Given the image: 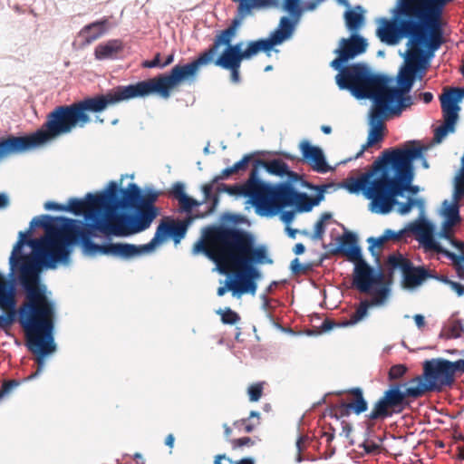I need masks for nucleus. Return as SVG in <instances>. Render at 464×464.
Here are the masks:
<instances>
[{
  "label": "nucleus",
  "mask_w": 464,
  "mask_h": 464,
  "mask_svg": "<svg viewBox=\"0 0 464 464\" xmlns=\"http://www.w3.org/2000/svg\"><path fill=\"white\" fill-rule=\"evenodd\" d=\"M388 237H386L385 231L378 237H370L367 239V242L369 244L368 251L370 252L371 256L375 258V262L378 264L380 259V255L376 251V248H380L382 246V245L388 241Z\"/></svg>",
  "instance_id": "nucleus-53"
},
{
  "label": "nucleus",
  "mask_w": 464,
  "mask_h": 464,
  "mask_svg": "<svg viewBox=\"0 0 464 464\" xmlns=\"http://www.w3.org/2000/svg\"><path fill=\"white\" fill-rule=\"evenodd\" d=\"M353 286L361 293L373 292L374 305H381L390 295V288L381 285L383 274L380 268L371 266L363 258L354 263Z\"/></svg>",
  "instance_id": "nucleus-18"
},
{
  "label": "nucleus",
  "mask_w": 464,
  "mask_h": 464,
  "mask_svg": "<svg viewBox=\"0 0 464 464\" xmlns=\"http://www.w3.org/2000/svg\"><path fill=\"white\" fill-rule=\"evenodd\" d=\"M411 160L409 158L402 159L399 169H392L384 163L383 197L381 207L382 215H388L393 210L399 197L404 198L406 194L413 197L419 193L420 187L412 184L415 169L411 164Z\"/></svg>",
  "instance_id": "nucleus-10"
},
{
  "label": "nucleus",
  "mask_w": 464,
  "mask_h": 464,
  "mask_svg": "<svg viewBox=\"0 0 464 464\" xmlns=\"http://www.w3.org/2000/svg\"><path fill=\"white\" fill-rule=\"evenodd\" d=\"M408 228L411 234L417 237L419 244L423 249L433 251L440 254L445 247L435 238L436 226L424 216L420 217L417 220L410 222Z\"/></svg>",
  "instance_id": "nucleus-25"
},
{
  "label": "nucleus",
  "mask_w": 464,
  "mask_h": 464,
  "mask_svg": "<svg viewBox=\"0 0 464 464\" xmlns=\"http://www.w3.org/2000/svg\"><path fill=\"white\" fill-rule=\"evenodd\" d=\"M145 255H149L145 245H135L126 242H111L110 240V256L121 260H130Z\"/></svg>",
  "instance_id": "nucleus-31"
},
{
  "label": "nucleus",
  "mask_w": 464,
  "mask_h": 464,
  "mask_svg": "<svg viewBox=\"0 0 464 464\" xmlns=\"http://www.w3.org/2000/svg\"><path fill=\"white\" fill-rule=\"evenodd\" d=\"M298 183L302 188L315 191V194L322 192V198H325V193L327 189L332 187V184L330 183L321 185L313 184L310 181L304 179L303 176H301V179L298 181Z\"/></svg>",
  "instance_id": "nucleus-59"
},
{
  "label": "nucleus",
  "mask_w": 464,
  "mask_h": 464,
  "mask_svg": "<svg viewBox=\"0 0 464 464\" xmlns=\"http://www.w3.org/2000/svg\"><path fill=\"white\" fill-rule=\"evenodd\" d=\"M285 180L276 183L279 198L296 190L297 188L295 187V185L301 179V175L290 169L289 167L288 171H286L285 174Z\"/></svg>",
  "instance_id": "nucleus-46"
},
{
  "label": "nucleus",
  "mask_w": 464,
  "mask_h": 464,
  "mask_svg": "<svg viewBox=\"0 0 464 464\" xmlns=\"http://www.w3.org/2000/svg\"><path fill=\"white\" fill-rule=\"evenodd\" d=\"M83 128L84 124L74 102L71 104L59 105L47 115L44 123L38 129L46 143L56 138L68 134L75 128Z\"/></svg>",
  "instance_id": "nucleus-16"
},
{
  "label": "nucleus",
  "mask_w": 464,
  "mask_h": 464,
  "mask_svg": "<svg viewBox=\"0 0 464 464\" xmlns=\"http://www.w3.org/2000/svg\"><path fill=\"white\" fill-rule=\"evenodd\" d=\"M260 418L258 412L252 411L250 412L247 419H242L240 420H237L234 422V427L237 428L240 431H245L249 433L255 430V428L259 425Z\"/></svg>",
  "instance_id": "nucleus-50"
},
{
  "label": "nucleus",
  "mask_w": 464,
  "mask_h": 464,
  "mask_svg": "<svg viewBox=\"0 0 464 464\" xmlns=\"http://www.w3.org/2000/svg\"><path fill=\"white\" fill-rule=\"evenodd\" d=\"M216 313L221 316V322L224 324L233 325L237 324L241 319L239 314L229 307L224 310L219 308Z\"/></svg>",
  "instance_id": "nucleus-56"
},
{
  "label": "nucleus",
  "mask_w": 464,
  "mask_h": 464,
  "mask_svg": "<svg viewBox=\"0 0 464 464\" xmlns=\"http://www.w3.org/2000/svg\"><path fill=\"white\" fill-rule=\"evenodd\" d=\"M277 191L276 184L265 181L256 169H251L244 181L243 198L248 199L259 216L273 217L280 201Z\"/></svg>",
  "instance_id": "nucleus-13"
},
{
  "label": "nucleus",
  "mask_w": 464,
  "mask_h": 464,
  "mask_svg": "<svg viewBox=\"0 0 464 464\" xmlns=\"http://www.w3.org/2000/svg\"><path fill=\"white\" fill-rule=\"evenodd\" d=\"M336 240L337 245L330 250L331 254L341 253L353 263L363 258L358 237L354 232L344 230L343 235L337 237Z\"/></svg>",
  "instance_id": "nucleus-29"
},
{
  "label": "nucleus",
  "mask_w": 464,
  "mask_h": 464,
  "mask_svg": "<svg viewBox=\"0 0 464 464\" xmlns=\"http://www.w3.org/2000/svg\"><path fill=\"white\" fill-rule=\"evenodd\" d=\"M292 37V34L278 24V26L269 34L268 37L246 42L245 60H250L259 53H264L266 56L270 57L273 51L276 53L279 52V50L275 49L276 46L281 45Z\"/></svg>",
  "instance_id": "nucleus-23"
},
{
  "label": "nucleus",
  "mask_w": 464,
  "mask_h": 464,
  "mask_svg": "<svg viewBox=\"0 0 464 464\" xmlns=\"http://www.w3.org/2000/svg\"><path fill=\"white\" fill-rule=\"evenodd\" d=\"M440 254L455 264V269L458 276L464 280V254L457 255L444 248Z\"/></svg>",
  "instance_id": "nucleus-52"
},
{
  "label": "nucleus",
  "mask_w": 464,
  "mask_h": 464,
  "mask_svg": "<svg viewBox=\"0 0 464 464\" xmlns=\"http://www.w3.org/2000/svg\"><path fill=\"white\" fill-rule=\"evenodd\" d=\"M44 215L36 216L29 223L27 231H20L18 234V240L14 244L12 256L26 263H32L36 268L42 269V254L41 246L42 240H36L31 237V233L36 228L44 229Z\"/></svg>",
  "instance_id": "nucleus-19"
},
{
  "label": "nucleus",
  "mask_w": 464,
  "mask_h": 464,
  "mask_svg": "<svg viewBox=\"0 0 464 464\" xmlns=\"http://www.w3.org/2000/svg\"><path fill=\"white\" fill-rule=\"evenodd\" d=\"M216 184H218V182H214V178H213L209 183L203 185L201 188L203 195H204V199L202 202L203 203L206 201L211 202V206L209 207L208 213H212L216 209V208L219 202V198H218L219 193L213 192Z\"/></svg>",
  "instance_id": "nucleus-49"
},
{
  "label": "nucleus",
  "mask_w": 464,
  "mask_h": 464,
  "mask_svg": "<svg viewBox=\"0 0 464 464\" xmlns=\"http://www.w3.org/2000/svg\"><path fill=\"white\" fill-rule=\"evenodd\" d=\"M335 82L341 91H347L357 101L369 100L372 105L368 118H378L385 73L373 71L365 63H353L336 69Z\"/></svg>",
  "instance_id": "nucleus-7"
},
{
  "label": "nucleus",
  "mask_w": 464,
  "mask_h": 464,
  "mask_svg": "<svg viewBox=\"0 0 464 464\" xmlns=\"http://www.w3.org/2000/svg\"><path fill=\"white\" fill-rule=\"evenodd\" d=\"M440 106L442 111L443 122H446L456 128L461 110L459 105L454 104L440 96Z\"/></svg>",
  "instance_id": "nucleus-45"
},
{
  "label": "nucleus",
  "mask_w": 464,
  "mask_h": 464,
  "mask_svg": "<svg viewBox=\"0 0 464 464\" xmlns=\"http://www.w3.org/2000/svg\"><path fill=\"white\" fill-rule=\"evenodd\" d=\"M408 368L405 364L399 363L392 365L388 372V380L396 382L395 381L401 379L406 374Z\"/></svg>",
  "instance_id": "nucleus-61"
},
{
  "label": "nucleus",
  "mask_w": 464,
  "mask_h": 464,
  "mask_svg": "<svg viewBox=\"0 0 464 464\" xmlns=\"http://www.w3.org/2000/svg\"><path fill=\"white\" fill-rule=\"evenodd\" d=\"M296 213L298 212L295 211L294 208H291V209L283 208L280 210H276V214L279 215L281 221L286 227H289L293 223Z\"/></svg>",
  "instance_id": "nucleus-64"
},
{
  "label": "nucleus",
  "mask_w": 464,
  "mask_h": 464,
  "mask_svg": "<svg viewBox=\"0 0 464 464\" xmlns=\"http://www.w3.org/2000/svg\"><path fill=\"white\" fill-rule=\"evenodd\" d=\"M252 169H256L258 173L261 169H264L270 175L284 178L286 171H288V164L279 158L271 160L254 159Z\"/></svg>",
  "instance_id": "nucleus-35"
},
{
  "label": "nucleus",
  "mask_w": 464,
  "mask_h": 464,
  "mask_svg": "<svg viewBox=\"0 0 464 464\" xmlns=\"http://www.w3.org/2000/svg\"><path fill=\"white\" fill-rule=\"evenodd\" d=\"M42 270L14 256L9 257L8 279L0 281V309L15 315L21 327L45 315L55 314V302L48 298L41 283Z\"/></svg>",
  "instance_id": "nucleus-3"
},
{
  "label": "nucleus",
  "mask_w": 464,
  "mask_h": 464,
  "mask_svg": "<svg viewBox=\"0 0 464 464\" xmlns=\"http://www.w3.org/2000/svg\"><path fill=\"white\" fill-rule=\"evenodd\" d=\"M371 305H374L373 303H370L368 300H362L359 307L356 308L355 312L351 315L349 320L342 321L341 325L353 326L358 322L362 320L368 314V310Z\"/></svg>",
  "instance_id": "nucleus-48"
},
{
  "label": "nucleus",
  "mask_w": 464,
  "mask_h": 464,
  "mask_svg": "<svg viewBox=\"0 0 464 464\" xmlns=\"http://www.w3.org/2000/svg\"><path fill=\"white\" fill-rule=\"evenodd\" d=\"M431 276V272L423 266H416L413 263L401 273V285L404 289L413 291Z\"/></svg>",
  "instance_id": "nucleus-33"
},
{
  "label": "nucleus",
  "mask_w": 464,
  "mask_h": 464,
  "mask_svg": "<svg viewBox=\"0 0 464 464\" xmlns=\"http://www.w3.org/2000/svg\"><path fill=\"white\" fill-rule=\"evenodd\" d=\"M391 18L378 20L376 35L387 45L394 46L406 39L407 49L401 55L404 62L396 80H422L436 52L444 44V33H440L416 18L399 6L391 11Z\"/></svg>",
  "instance_id": "nucleus-1"
},
{
  "label": "nucleus",
  "mask_w": 464,
  "mask_h": 464,
  "mask_svg": "<svg viewBox=\"0 0 464 464\" xmlns=\"http://www.w3.org/2000/svg\"><path fill=\"white\" fill-rule=\"evenodd\" d=\"M237 3V13L241 16L246 17L252 14L254 9H267L268 7L264 4L265 0H232Z\"/></svg>",
  "instance_id": "nucleus-47"
},
{
  "label": "nucleus",
  "mask_w": 464,
  "mask_h": 464,
  "mask_svg": "<svg viewBox=\"0 0 464 464\" xmlns=\"http://www.w3.org/2000/svg\"><path fill=\"white\" fill-rule=\"evenodd\" d=\"M135 98H143L138 82L129 85H118L105 93L86 96L74 103L85 126L91 121L89 113H100L110 106Z\"/></svg>",
  "instance_id": "nucleus-12"
},
{
  "label": "nucleus",
  "mask_w": 464,
  "mask_h": 464,
  "mask_svg": "<svg viewBox=\"0 0 464 464\" xmlns=\"http://www.w3.org/2000/svg\"><path fill=\"white\" fill-rule=\"evenodd\" d=\"M215 270L221 275H228L229 269H237L242 276V285L247 294L255 295L257 289L256 282L261 276L258 265H272L273 259L268 255L267 246L264 244L250 252L212 261Z\"/></svg>",
  "instance_id": "nucleus-9"
},
{
  "label": "nucleus",
  "mask_w": 464,
  "mask_h": 464,
  "mask_svg": "<svg viewBox=\"0 0 464 464\" xmlns=\"http://www.w3.org/2000/svg\"><path fill=\"white\" fill-rule=\"evenodd\" d=\"M365 10L360 5L353 8L346 9L343 14L345 26L351 34H359L358 32L365 23Z\"/></svg>",
  "instance_id": "nucleus-38"
},
{
  "label": "nucleus",
  "mask_w": 464,
  "mask_h": 464,
  "mask_svg": "<svg viewBox=\"0 0 464 464\" xmlns=\"http://www.w3.org/2000/svg\"><path fill=\"white\" fill-rule=\"evenodd\" d=\"M423 395L428 392H441L454 385L445 358L438 357L422 362V372L413 377Z\"/></svg>",
  "instance_id": "nucleus-17"
},
{
  "label": "nucleus",
  "mask_w": 464,
  "mask_h": 464,
  "mask_svg": "<svg viewBox=\"0 0 464 464\" xmlns=\"http://www.w3.org/2000/svg\"><path fill=\"white\" fill-rule=\"evenodd\" d=\"M384 179V163L374 161L373 169L367 170L359 177L351 178L343 187L351 194L362 196L370 200L369 210L372 213L382 215V190Z\"/></svg>",
  "instance_id": "nucleus-14"
},
{
  "label": "nucleus",
  "mask_w": 464,
  "mask_h": 464,
  "mask_svg": "<svg viewBox=\"0 0 464 464\" xmlns=\"http://www.w3.org/2000/svg\"><path fill=\"white\" fill-rule=\"evenodd\" d=\"M368 48V41L360 34H351L348 38H342L339 47L334 50L337 57L334 59L330 66L334 69H342L348 66L349 62L364 53Z\"/></svg>",
  "instance_id": "nucleus-22"
},
{
  "label": "nucleus",
  "mask_w": 464,
  "mask_h": 464,
  "mask_svg": "<svg viewBox=\"0 0 464 464\" xmlns=\"http://www.w3.org/2000/svg\"><path fill=\"white\" fill-rule=\"evenodd\" d=\"M428 150L427 147L419 146L405 149H389L382 152L377 159V163L382 161V163L388 164L392 169L398 168L402 159L409 158L412 160L411 164L414 167V161L420 160L421 166L424 169H429L430 165L425 158L424 152Z\"/></svg>",
  "instance_id": "nucleus-26"
},
{
  "label": "nucleus",
  "mask_w": 464,
  "mask_h": 464,
  "mask_svg": "<svg viewBox=\"0 0 464 464\" xmlns=\"http://www.w3.org/2000/svg\"><path fill=\"white\" fill-rule=\"evenodd\" d=\"M179 203L180 205L179 212L186 213V217H194L192 214L193 208L203 204V202H199L197 199L190 198L188 195L187 200H181L179 201ZM197 215H195V217Z\"/></svg>",
  "instance_id": "nucleus-60"
},
{
  "label": "nucleus",
  "mask_w": 464,
  "mask_h": 464,
  "mask_svg": "<svg viewBox=\"0 0 464 464\" xmlns=\"http://www.w3.org/2000/svg\"><path fill=\"white\" fill-rule=\"evenodd\" d=\"M456 128L446 123L442 122L434 130L433 134V143L440 144L442 140L450 134L454 133Z\"/></svg>",
  "instance_id": "nucleus-55"
},
{
  "label": "nucleus",
  "mask_w": 464,
  "mask_h": 464,
  "mask_svg": "<svg viewBox=\"0 0 464 464\" xmlns=\"http://www.w3.org/2000/svg\"><path fill=\"white\" fill-rule=\"evenodd\" d=\"M216 66H218L224 70H228L230 72V79L231 82L234 83H239L240 79V73L239 69L242 63H232L231 64L228 63H218L214 62Z\"/></svg>",
  "instance_id": "nucleus-57"
},
{
  "label": "nucleus",
  "mask_w": 464,
  "mask_h": 464,
  "mask_svg": "<svg viewBox=\"0 0 464 464\" xmlns=\"http://www.w3.org/2000/svg\"><path fill=\"white\" fill-rule=\"evenodd\" d=\"M303 162L309 165L317 173L325 174L334 169L331 167L322 148L313 145L309 140H304L299 144Z\"/></svg>",
  "instance_id": "nucleus-28"
},
{
  "label": "nucleus",
  "mask_w": 464,
  "mask_h": 464,
  "mask_svg": "<svg viewBox=\"0 0 464 464\" xmlns=\"http://www.w3.org/2000/svg\"><path fill=\"white\" fill-rule=\"evenodd\" d=\"M123 44L120 39H111L99 44L94 49V57L98 61L114 60L122 52Z\"/></svg>",
  "instance_id": "nucleus-37"
},
{
  "label": "nucleus",
  "mask_w": 464,
  "mask_h": 464,
  "mask_svg": "<svg viewBox=\"0 0 464 464\" xmlns=\"http://www.w3.org/2000/svg\"><path fill=\"white\" fill-rule=\"evenodd\" d=\"M440 214L446 224L457 226L461 221L460 205L453 199L451 202L448 199L443 200Z\"/></svg>",
  "instance_id": "nucleus-40"
},
{
  "label": "nucleus",
  "mask_w": 464,
  "mask_h": 464,
  "mask_svg": "<svg viewBox=\"0 0 464 464\" xmlns=\"http://www.w3.org/2000/svg\"><path fill=\"white\" fill-rule=\"evenodd\" d=\"M343 392H337L340 401L336 403H326L324 396L319 401L313 402L311 406H323V404H326V406H368V402L363 397L362 390L359 387L352 388L345 398L343 397Z\"/></svg>",
  "instance_id": "nucleus-34"
},
{
  "label": "nucleus",
  "mask_w": 464,
  "mask_h": 464,
  "mask_svg": "<svg viewBox=\"0 0 464 464\" xmlns=\"http://www.w3.org/2000/svg\"><path fill=\"white\" fill-rule=\"evenodd\" d=\"M462 198H464V172L459 173L455 178V185L452 194V199L455 201H459Z\"/></svg>",
  "instance_id": "nucleus-63"
},
{
  "label": "nucleus",
  "mask_w": 464,
  "mask_h": 464,
  "mask_svg": "<svg viewBox=\"0 0 464 464\" xmlns=\"http://www.w3.org/2000/svg\"><path fill=\"white\" fill-rule=\"evenodd\" d=\"M324 200L322 192L312 198L306 192L296 189L280 198L277 210L294 208L298 213H308Z\"/></svg>",
  "instance_id": "nucleus-27"
},
{
  "label": "nucleus",
  "mask_w": 464,
  "mask_h": 464,
  "mask_svg": "<svg viewBox=\"0 0 464 464\" xmlns=\"http://www.w3.org/2000/svg\"><path fill=\"white\" fill-rule=\"evenodd\" d=\"M44 136L38 129L23 136L9 135L0 139V159L10 154H20L44 145Z\"/></svg>",
  "instance_id": "nucleus-24"
},
{
  "label": "nucleus",
  "mask_w": 464,
  "mask_h": 464,
  "mask_svg": "<svg viewBox=\"0 0 464 464\" xmlns=\"http://www.w3.org/2000/svg\"><path fill=\"white\" fill-rule=\"evenodd\" d=\"M169 195L178 201L187 200L188 194L185 191V184L180 181L175 182L171 187Z\"/></svg>",
  "instance_id": "nucleus-62"
},
{
  "label": "nucleus",
  "mask_w": 464,
  "mask_h": 464,
  "mask_svg": "<svg viewBox=\"0 0 464 464\" xmlns=\"http://www.w3.org/2000/svg\"><path fill=\"white\" fill-rule=\"evenodd\" d=\"M368 125L369 130L367 141L362 146V149L354 156V159L362 157L367 148L372 147L381 142L384 138L383 130L385 129V125L383 121L378 118H368Z\"/></svg>",
  "instance_id": "nucleus-36"
},
{
  "label": "nucleus",
  "mask_w": 464,
  "mask_h": 464,
  "mask_svg": "<svg viewBox=\"0 0 464 464\" xmlns=\"http://www.w3.org/2000/svg\"><path fill=\"white\" fill-rule=\"evenodd\" d=\"M254 160V154H246L243 158L237 161L234 165L224 169L219 175L214 177V182H219L220 180L227 179L234 173L246 170L249 164H252Z\"/></svg>",
  "instance_id": "nucleus-44"
},
{
  "label": "nucleus",
  "mask_w": 464,
  "mask_h": 464,
  "mask_svg": "<svg viewBox=\"0 0 464 464\" xmlns=\"http://www.w3.org/2000/svg\"><path fill=\"white\" fill-rule=\"evenodd\" d=\"M403 408H374L365 415L367 417V420H365L367 428H365L364 440L359 445V448L363 449L365 454L377 455L382 452L383 438L381 435H375L372 427L379 421H383L389 416H392L394 412H401Z\"/></svg>",
  "instance_id": "nucleus-21"
},
{
  "label": "nucleus",
  "mask_w": 464,
  "mask_h": 464,
  "mask_svg": "<svg viewBox=\"0 0 464 464\" xmlns=\"http://www.w3.org/2000/svg\"><path fill=\"white\" fill-rule=\"evenodd\" d=\"M160 191L152 187L141 188L136 183L122 188L118 182L111 181L105 188L97 192H89L84 198H71L65 205V212L74 216H83L88 208L101 209L104 216L110 213H121L139 207L143 203L158 201Z\"/></svg>",
  "instance_id": "nucleus-5"
},
{
  "label": "nucleus",
  "mask_w": 464,
  "mask_h": 464,
  "mask_svg": "<svg viewBox=\"0 0 464 464\" xmlns=\"http://www.w3.org/2000/svg\"><path fill=\"white\" fill-rule=\"evenodd\" d=\"M44 230L46 237H41L42 269H55L71 261L75 241L71 237L82 220L65 216L53 217L44 214Z\"/></svg>",
  "instance_id": "nucleus-6"
},
{
  "label": "nucleus",
  "mask_w": 464,
  "mask_h": 464,
  "mask_svg": "<svg viewBox=\"0 0 464 464\" xmlns=\"http://www.w3.org/2000/svg\"><path fill=\"white\" fill-rule=\"evenodd\" d=\"M221 220L223 224L203 229L201 237L193 246V255L201 254L208 260L216 261L253 251L257 246L252 233L237 227L246 222L243 215L225 213Z\"/></svg>",
  "instance_id": "nucleus-4"
},
{
  "label": "nucleus",
  "mask_w": 464,
  "mask_h": 464,
  "mask_svg": "<svg viewBox=\"0 0 464 464\" xmlns=\"http://www.w3.org/2000/svg\"><path fill=\"white\" fill-rule=\"evenodd\" d=\"M170 222H160L151 240L144 244L149 254H151L157 246L170 238Z\"/></svg>",
  "instance_id": "nucleus-43"
},
{
  "label": "nucleus",
  "mask_w": 464,
  "mask_h": 464,
  "mask_svg": "<svg viewBox=\"0 0 464 464\" xmlns=\"http://www.w3.org/2000/svg\"><path fill=\"white\" fill-rule=\"evenodd\" d=\"M302 0H283L282 8L288 15L279 20V25L294 35L303 14Z\"/></svg>",
  "instance_id": "nucleus-32"
},
{
  "label": "nucleus",
  "mask_w": 464,
  "mask_h": 464,
  "mask_svg": "<svg viewBox=\"0 0 464 464\" xmlns=\"http://www.w3.org/2000/svg\"><path fill=\"white\" fill-rule=\"evenodd\" d=\"M243 43L230 44L225 47L223 52L215 59L214 62L218 63H242L245 61V49H242Z\"/></svg>",
  "instance_id": "nucleus-39"
},
{
  "label": "nucleus",
  "mask_w": 464,
  "mask_h": 464,
  "mask_svg": "<svg viewBox=\"0 0 464 464\" xmlns=\"http://www.w3.org/2000/svg\"><path fill=\"white\" fill-rule=\"evenodd\" d=\"M157 201L143 203L121 213L104 216L98 208L87 209L82 226L74 230L71 240L75 241L84 255L108 256L110 240L130 237L147 230L160 214Z\"/></svg>",
  "instance_id": "nucleus-2"
},
{
  "label": "nucleus",
  "mask_w": 464,
  "mask_h": 464,
  "mask_svg": "<svg viewBox=\"0 0 464 464\" xmlns=\"http://www.w3.org/2000/svg\"><path fill=\"white\" fill-rule=\"evenodd\" d=\"M423 396L413 378L392 382L373 406H411L416 399Z\"/></svg>",
  "instance_id": "nucleus-20"
},
{
  "label": "nucleus",
  "mask_w": 464,
  "mask_h": 464,
  "mask_svg": "<svg viewBox=\"0 0 464 464\" xmlns=\"http://www.w3.org/2000/svg\"><path fill=\"white\" fill-rule=\"evenodd\" d=\"M211 61L202 52L197 59L188 63H177L169 72L160 73L154 78L139 81L138 84L142 97L159 95L163 99L170 96L171 91L183 82H193L199 68L208 65Z\"/></svg>",
  "instance_id": "nucleus-8"
},
{
  "label": "nucleus",
  "mask_w": 464,
  "mask_h": 464,
  "mask_svg": "<svg viewBox=\"0 0 464 464\" xmlns=\"http://www.w3.org/2000/svg\"><path fill=\"white\" fill-rule=\"evenodd\" d=\"M385 83L382 88L378 119L385 121L389 118L399 117L402 111L413 104L410 95L416 81L396 80L385 73Z\"/></svg>",
  "instance_id": "nucleus-15"
},
{
  "label": "nucleus",
  "mask_w": 464,
  "mask_h": 464,
  "mask_svg": "<svg viewBox=\"0 0 464 464\" xmlns=\"http://www.w3.org/2000/svg\"><path fill=\"white\" fill-rule=\"evenodd\" d=\"M236 34L227 28L219 31L214 39L213 44L208 49L205 50L203 53L207 55V57H208V59L211 62H213L214 57L218 53L219 47L222 45L227 47L231 44Z\"/></svg>",
  "instance_id": "nucleus-41"
},
{
  "label": "nucleus",
  "mask_w": 464,
  "mask_h": 464,
  "mask_svg": "<svg viewBox=\"0 0 464 464\" xmlns=\"http://www.w3.org/2000/svg\"><path fill=\"white\" fill-rule=\"evenodd\" d=\"M112 27L110 17H102L84 25L78 34L82 47L88 46L95 40L104 35Z\"/></svg>",
  "instance_id": "nucleus-30"
},
{
  "label": "nucleus",
  "mask_w": 464,
  "mask_h": 464,
  "mask_svg": "<svg viewBox=\"0 0 464 464\" xmlns=\"http://www.w3.org/2000/svg\"><path fill=\"white\" fill-rule=\"evenodd\" d=\"M204 217V214H197L196 217H186L182 221L170 222V238L174 241V244H179L186 237L187 231L195 218Z\"/></svg>",
  "instance_id": "nucleus-42"
},
{
  "label": "nucleus",
  "mask_w": 464,
  "mask_h": 464,
  "mask_svg": "<svg viewBox=\"0 0 464 464\" xmlns=\"http://www.w3.org/2000/svg\"><path fill=\"white\" fill-rule=\"evenodd\" d=\"M440 97L447 101L459 105V102L464 99V87H452L450 90L444 92Z\"/></svg>",
  "instance_id": "nucleus-58"
},
{
  "label": "nucleus",
  "mask_w": 464,
  "mask_h": 464,
  "mask_svg": "<svg viewBox=\"0 0 464 464\" xmlns=\"http://www.w3.org/2000/svg\"><path fill=\"white\" fill-rule=\"evenodd\" d=\"M218 193H227L230 196H237L243 198L244 194V182L243 183H236L233 185H227L225 183H220L216 188Z\"/></svg>",
  "instance_id": "nucleus-54"
},
{
  "label": "nucleus",
  "mask_w": 464,
  "mask_h": 464,
  "mask_svg": "<svg viewBox=\"0 0 464 464\" xmlns=\"http://www.w3.org/2000/svg\"><path fill=\"white\" fill-rule=\"evenodd\" d=\"M387 262L392 271L399 269L401 271V273L408 269L410 266L412 264L411 260H409L401 253L391 254L388 256Z\"/></svg>",
  "instance_id": "nucleus-51"
},
{
  "label": "nucleus",
  "mask_w": 464,
  "mask_h": 464,
  "mask_svg": "<svg viewBox=\"0 0 464 464\" xmlns=\"http://www.w3.org/2000/svg\"><path fill=\"white\" fill-rule=\"evenodd\" d=\"M54 315H45L32 322L31 326L25 325L23 329L26 333V347L36 357L37 371L28 379H34L40 374L47 356L53 353L56 349L54 342Z\"/></svg>",
  "instance_id": "nucleus-11"
}]
</instances>
